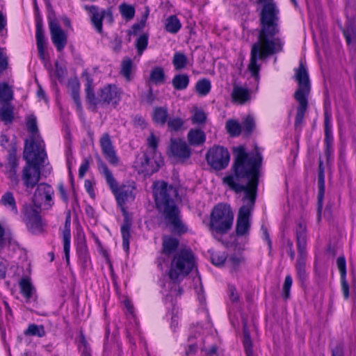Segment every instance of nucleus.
<instances>
[{
  "mask_svg": "<svg viewBox=\"0 0 356 356\" xmlns=\"http://www.w3.org/2000/svg\"><path fill=\"white\" fill-rule=\"evenodd\" d=\"M233 155V174L224 177L222 182L236 194L244 192L243 205L238 210L236 225V235L241 237L248 234L250 229V218L256 201L263 156L258 147L254 153L248 154L243 145L234 147Z\"/></svg>",
  "mask_w": 356,
  "mask_h": 356,
  "instance_id": "nucleus-1",
  "label": "nucleus"
},
{
  "mask_svg": "<svg viewBox=\"0 0 356 356\" xmlns=\"http://www.w3.org/2000/svg\"><path fill=\"white\" fill-rule=\"evenodd\" d=\"M263 3L259 13V30L257 40L252 45L248 70L257 80L260 65L258 60H266L270 56L283 51L284 42L277 35L280 33V10L273 0H257Z\"/></svg>",
  "mask_w": 356,
  "mask_h": 356,
  "instance_id": "nucleus-2",
  "label": "nucleus"
},
{
  "mask_svg": "<svg viewBox=\"0 0 356 356\" xmlns=\"http://www.w3.org/2000/svg\"><path fill=\"white\" fill-rule=\"evenodd\" d=\"M153 195L156 207L163 218L165 225L173 233H186L187 227L181 220L180 211L176 202L179 196L177 189L164 181H156L153 184Z\"/></svg>",
  "mask_w": 356,
  "mask_h": 356,
  "instance_id": "nucleus-3",
  "label": "nucleus"
},
{
  "mask_svg": "<svg viewBox=\"0 0 356 356\" xmlns=\"http://www.w3.org/2000/svg\"><path fill=\"white\" fill-rule=\"evenodd\" d=\"M97 168L100 173L104 177L107 184L108 185L112 193L116 199L118 206L124 216L123 223L121 225L120 232L122 238V247L124 251L128 252L129 250V239L131 237L130 229L131 227V220L129 217L128 212L125 208V204L128 202L134 201L135 195L134 193V188L131 186L122 185L118 186V183L114 178L111 171L108 169L106 164L103 161L102 158L96 156Z\"/></svg>",
  "mask_w": 356,
  "mask_h": 356,
  "instance_id": "nucleus-4",
  "label": "nucleus"
},
{
  "mask_svg": "<svg viewBox=\"0 0 356 356\" xmlns=\"http://www.w3.org/2000/svg\"><path fill=\"white\" fill-rule=\"evenodd\" d=\"M179 241L171 236H164L162 253L166 256L174 254L168 276L174 284H179L195 267V257L191 250L181 249L177 252Z\"/></svg>",
  "mask_w": 356,
  "mask_h": 356,
  "instance_id": "nucleus-5",
  "label": "nucleus"
},
{
  "mask_svg": "<svg viewBox=\"0 0 356 356\" xmlns=\"http://www.w3.org/2000/svg\"><path fill=\"white\" fill-rule=\"evenodd\" d=\"M23 158L26 161V165L22 170V180L27 189H33L40 181V168L47 158L44 140H38L30 144L26 143L24 148Z\"/></svg>",
  "mask_w": 356,
  "mask_h": 356,
  "instance_id": "nucleus-6",
  "label": "nucleus"
},
{
  "mask_svg": "<svg viewBox=\"0 0 356 356\" xmlns=\"http://www.w3.org/2000/svg\"><path fill=\"white\" fill-rule=\"evenodd\" d=\"M295 76L298 88L293 97L298 102V106L297 107L294 126L296 129H300L304 122L305 114L307 110L308 97L311 88L307 70L302 62L300 63L299 67L296 70Z\"/></svg>",
  "mask_w": 356,
  "mask_h": 356,
  "instance_id": "nucleus-7",
  "label": "nucleus"
},
{
  "mask_svg": "<svg viewBox=\"0 0 356 356\" xmlns=\"http://www.w3.org/2000/svg\"><path fill=\"white\" fill-rule=\"evenodd\" d=\"M234 221V213L230 205L218 203L212 209L209 222V229L212 236L220 241L219 236L227 234L231 229Z\"/></svg>",
  "mask_w": 356,
  "mask_h": 356,
  "instance_id": "nucleus-8",
  "label": "nucleus"
},
{
  "mask_svg": "<svg viewBox=\"0 0 356 356\" xmlns=\"http://www.w3.org/2000/svg\"><path fill=\"white\" fill-rule=\"evenodd\" d=\"M296 236L298 248V258L296 261L295 268L296 276L302 286L307 278L308 273L306 270V261L307 259V228L303 222H298L296 228Z\"/></svg>",
  "mask_w": 356,
  "mask_h": 356,
  "instance_id": "nucleus-9",
  "label": "nucleus"
},
{
  "mask_svg": "<svg viewBox=\"0 0 356 356\" xmlns=\"http://www.w3.org/2000/svg\"><path fill=\"white\" fill-rule=\"evenodd\" d=\"M206 159L212 168L221 170L228 165L230 156L226 148L222 146H214L208 150Z\"/></svg>",
  "mask_w": 356,
  "mask_h": 356,
  "instance_id": "nucleus-10",
  "label": "nucleus"
},
{
  "mask_svg": "<svg viewBox=\"0 0 356 356\" xmlns=\"http://www.w3.org/2000/svg\"><path fill=\"white\" fill-rule=\"evenodd\" d=\"M22 220L27 229L32 234H39L43 230L42 218L37 209L31 204L24 205L22 209Z\"/></svg>",
  "mask_w": 356,
  "mask_h": 356,
  "instance_id": "nucleus-11",
  "label": "nucleus"
},
{
  "mask_svg": "<svg viewBox=\"0 0 356 356\" xmlns=\"http://www.w3.org/2000/svg\"><path fill=\"white\" fill-rule=\"evenodd\" d=\"M134 167L139 174L150 176L159 170V164L154 159L152 152H144L137 156Z\"/></svg>",
  "mask_w": 356,
  "mask_h": 356,
  "instance_id": "nucleus-12",
  "label": "nucleus"
},
{
  "mask_svg": "<svg viewBox=\"0 0 356 356\" xmlns=\"http://www.w3.org/2000/svg\"><path fill=\"white\" fill-rule=\"evenodd\" d=\"M332 113L330 109L327 106L324 108V154L329 163L332 159L334 152L333 148V135H332Z\"/></svg>",
  "mask_w": 356,
  "mask_h": 356,
  "instance_id": "nucleus-13",
  "label": "nucleus"
},
{
  "mask_svg": "<svg viewBox=\"0 0 356 356\" xmlns=\"http://www.w3.org/2000/svg\"><path fill=\"white\" fill-rule=\"evenodd\" d=\"M85 9L89 12L91 24L99 33H102L103 31L102 20L104 18L111 23L113 21L111 8L100 9L97 6H86Z\"/></svg>",
  "mask_w": 356,
  "mask_h": 356,
  "instance_id": "nucleus-14",
  "label": "nucleus"
},
{
  "mask_svg": "<svg viewBox=\"0 0 356 356\" xmlns=\"http://www.w3.org/2000/svg\"><path fill=\"white\" fill-rule=\"evenodd\" d=\"M49 29L51 35V40L56 50L61 52L67 43V35L61 29L57 20L49 17Z\"/></svg>",
  "mask_w": 356,
  "mask_h": 356,
  "instance_id": "nucleus-15",
  "label": "nucleus"
},
{
  "mask_svg": "<svg viewBox=\"0 0 356 356\" xmlns=\"http://www.w3.org/2000/svg\"><path fill=\"white\" fill-rule=\"evenodd\" d=\"M54 193V190L50 185L46 183L38 184L33 197V202L35 206L38 208H40L42 203L44 202L49 207H51L53 204L52 195Z\"/></svg>",
  "mask_w": 356,
  "mask_h": 356,
  "instance_id": "nucleus-16",
  "label": "nucleus"
},
{
  "mask_svg": "<svg viewBox=\"0 0 356 356\" xmlns=\"http://www.w3.org/2000/svg\"><path fill=\"white\" fill-rule=\"evenodd\" d=\"M18 165V159L17 158L16 149L15 148H12L8 150L7 163L5 165L0 163V168L3 167L5 168L4 173L15 185H17L19 181L17 174Z\"/></svg>",
  "mask_w": 356,
  "mask_h": 356,
  "instance_id": "nucleus-17",
  "label": "nucleus"
},
{
  "mask_svg": "<svg viewBox=\"0 0 356 356\" xmlns=\"http://www.w3.org/2000/svg\"><path fill=\"white\" fill-rule=\"evenodd\" d=\"M99 145L103 155L109 163L113 165H118L119 159L108 133H104L102 135L99 139Z\"/></svg>",
  "mask_w": 356,
  "mask_h": 356,
  "instance_id": "nucleus-18",
  "label": "nucleus"
},
{
  "mask_svg": "<svg viewBox=\"0 0 356 356\" xmlns=\"http://www.w3.org/2000/svg\"><path fill=\"white\" fill-rule=\"evenodd\" d=\"M120 100V92L115 85L108 84L99 92V105L112 104L114 106Z\"/></svg>",
  "mask_w": 356,
  "mask_h": 356,
  "instance_id": "nucleus-19",
  "label": "nucleus"
},
{
  "mask_svg": "<svg viewBox=\"0 0 356 356\" xmlns=\"http://www.w3.org/2000/svg\"><path fill=\"white\" fill-rule=\"evenodd\" d=\"M170 149L175 157L182 161L189 159L191 155V148L181 139H171Z\"/></svg>",
  "mask_w": 356,
  "mask_h": 356,
  "instance_id": "nucleus-20",
  "label": "nucleus"
},
{
  "mask_svg": "<svg viewBox=\"0 0 356 356\" xmlns=\"http://www.w3.org/2000/svg\"><path fill=\"white\" fill-rule=\"evenodd\" d=\"M36 44L38 51V55L40 58L45 61V47H46V39L44 37V33L42 27V22L41 19H36Z\"/></svg>",
  "mask_w": 356,
  "mask_h": 356,
  "instance_id": "nucleus-21",
  "label": "nucleus"
},
{
  "mask_svg": "<svg viewBox=\"0 0 356 356\" xmlns=\"http://www.w3.org/2000/svg\"><path fill=\"white\" fill-rule=\"evenodd\" d=\"M70 225L71 217L69 212L66 216L64 229L63 231V251L67 264L70 263V250L71 241Z\"/></svg>",
  "mask_w": 356,
  "mask_h": 356,
  "instance_id": "nucleus-22",
  "label": "nucleus"
},
{
  "mask_svg": "<svg viewBox=\"0 0 356 356\" xmlns=\"http://www.w3.org/2000/svg\"><path fill=\"white\" fill-rule=\"evenodd\" d=\"M26 128L28 131L31 134L30 139H26L24 146L26 143H31L32 141H36L38 140H42L39 134V130L37 124V119L34 115H29L26 118Z\"/></svg>",
  "mask_w": 356,
  "mask_h": 356,
  "instance_id": "nucleus-23",
  "label": "nucleus"
},
{
  "mask_svg": "<svg viewBox=\"0 0 356 356\" xmlns=\"http://www.w3.org/2000/svg\"><path fill=\"white\" fill-rule=\"evenodd\" d=\"M82 76L86 78V92L87 100L90 104L94 106L99 105V94L97 95V97L95 96L92 86L93 79L86 70L82 73Z\"/></svg>",
  "mask_w": 356,
  "mask_h": 356,
  "instance_id": "nucleus-24",
  "label": "nucleus"
},
{
  "mask_svg": "<svg viewBox=\"0 0 356 356\" xmlns=\"http://www.w3.org/2000/svg\"><path fill=\"white\" fill-rule=\"evenodd\" d=\"M168 119V109L167 107L157 106L153 109L152 120L156 125L164 127Z\"/></svg>",
  "mask_w": 356,
  "mask_h": 356,
  "instance_id": "nucleus-25",
  "label": "nucleus"
},
{
  "mask_svg": "<svg viewBox=\"0 0 356 356\" xmlns=\"http://www.w3.org/2000/svg\"><path fill=\"white\" fill-rule=\"evenodd\" d=\"M187 138L191 145L200 146L204 143L206 135L200 129H192L188 131Z\"/></svg>",
  "mask_w": 356,
  "mask_h": 356,
  "instance_id": "nucleus-26",
  "label": "nucleus"
},
{
  "mask_svg": "<svg viewBox=\"0 0 356 356\" xmlns=\"http://www.w3.org/2000/svg\"><path fill=\"white\" fill-rule=\"evenodd\" d=\"M232 100L238 104H243L250 99L248 89L234 85L232 92Z\"/></svg>",
  "mask_w": 356,
  "mask_h": 356,
  "instance_id": "nucleus-27",
  "label": "nucleus"
},
{
  "mask_svg": "<svg viewBox=\"0 0 356 356\" xmlns=\"http://www.w3.org/2000/svg\"><path fill=\"white\" fill-rule=\"evenodd\" d=\"M0 204H1L4 207L8 209L14 215H17V207L13 193L10 191H7L6 193H5L1 196V198L0 200Z\"/></svg>",
  "mask_w": 356,
  "mask_h": 356,
  "instance_id": "nucleus-28",
  "label": "nucleus"
},
{
  "mask_svg": "<svg viewBox=\"0 0 356 356\" xmlns=\"http://www.w3.org/2000/svg\"><path fill=\"white\" fill-rule=\"evenodd\" d=\"M318 207L317 211L318 216H321V213L323 207V202L325 194V174L324 172H318Z\"/></svg>",
  "mask_w": 356,
  "mask_h": 356,
  "instance_id": "nucleus-29",
  "label": "nucleus"
},
{
  "mask_svg": "<svg viewBox=\"0 0 356 356\" xmlns=\"http://www.w3.org/2000/svg\"><path fill=\"white\" fill-rule=\"evenodd\" d=\"M0 118L5 124H11L14 120V106L12 104H1Z\"/></svg>",
  "mask_w": 356,
  "mask_h": 356,
  "instance_id": "nucleus-30",
  "label": "nucleus"
},
{
  "mask_svg": "<svg viewBox=\"0 0 356 356\" xmlns=\"http://www.w3.org/2000/svg\"><path fill=\"white\" fill-rule=\"evenodd\" d=\"M149 81L155 84H163L165 81V74L164 70L161 66L152 68L149 73Z\"/></svg>",
  "mask_w": 356,
  "mask_h": 356,
  "instance_id": "nucleus-31",
  "label": "nucleus"
},
{
  "mask_svg": "<svg viewBox=\"0 0 356 356\" xmlns=\"http://www.w3.org/2000/svg\"><path fill=\"white\" fill-rule=\"evenodd\" d=\"M189 82V76L186 74H176L172 79V85L177 90H184L186 89Z\"/></svg>",
  "mask_w": 356,
  "mask_h": 356,
  "instance_id": "nucleus-32",
  "label": "nucleus"
},
{
  "mask_svg": "<svg viewBox=\"0 0 356 356\" xmlns=\"http://www.w3.org/2000/svg\"><path fill=\"white\" fill-rule=\"evenodd\" d=\"M13 99L12 88L6 82L0 83V103L11 104Z\"/></svg>",
  "mask_w": 356,
  "mask_h": 356,
  "instance_id": "nucleus-33",
  "label": "nucleus"
},
{
  "mask_svg": "<svg viewBox=\"0 0 356 356\" xmlns=\"http://www.w3.org/2000/svg\"><path fill=\"white\" fill-rule=\"evenodd\" d=\"M24 334L26 337H38L41 338L46 335V332L44 325L31 323L24 331Z\"/></svg>",
  "mask_w": 356,
  "mask_h": 356,
  "instance_id": "nucleus-34",
  "label": "nucleus"
},
{
  "mask_svg": "<svg viewBox=\"0 0 356 356\" xmlns=\"http://www.w3.org/2000/svg\"><path fill=\"white\" fill-rule=\"evenodd\" d=\"M76 344L81 356H92L91 348L82 332H80Z\"/></svg>",
  "mask_w": 356,
  "mask_h": 356,
  "instance_id": "nucleus-35",
  "label": "nucleus"
},
{
  "mask_svg": "<svg viewBox=\"0 0 356 356\" xmlns=\"http://www.w3.org/2000/svg\"><path fill=\"white\" fill-rule=\"evenodd\" d=\"M149 8L148 6H145V11L142 14L140 22L132 25L131 31H130L129 33V35H136L140 31H142L145 28L147 19L149 15Z\"/></svg>",
  "mask_w": 356,
  "mask_h": 356,
  "instance_id": "nucleus-36",
  "label": "nucleus"
},
{
  "mask_svg": "<svg viewBox=\"0 0 356 356\" xmlns=\"http://www.w3.org/2000/svg\"><path fill=\"white\" fill-rule=\"evenodd\" d=\"M133 66L134 63L130 58L126 57L122 60L120 73L127 81L131 80V70Z\"/></svg>",
  "mask_w": 356,
  "mask_h": 356,
  "instance_id": "nucleus-37",
  "label": "nucleus"
},
{
  "mask_svg": "<svg viewBox=\"0 0 356 356\" xmlns=\"http://www.w3.org/2000/svg\"><path fill=\"white\" fill-rule=\"evenodd\" d=\"M181 24L176 15H170L166 19L165 29L167 32L177 33L181 29Z\"/></svg>",
  "mask_w": 356,
  "mask_h": 356,
  "instance_id": "nucleus-38",
  "label": "nucleus"
},
{
  "mask_svg": "<svg viewBox=\"0 0 356 356\" xmlns=\"http://www.w3.org/2000/svg\"><path fill=\"white\" fill-rule=\"evenodd\" d=\"M197 336L195 334L190 335L188 337V344L185 348V355L186 356H195L199 348V345L197 341Z\"/></svg>",
  "mask_w": 356,
  "mask_h": 356,
  "instance_id": "nucleus-39",
  "label": "nucleus"
},
{
  "mask_svg": "<svg viewBox=\"0 0 356 356\" xmlns=\"http://www.w3.org/2000/svg\"><path fill=\"white\" fill-rule=\"evenodd\" d=\"M211 82L207 79H202L197 81L195 84V90L201 96H206L211 90Z\"/></svg>",
  "mask_w": 356,
  "mask_h": 356,
  "instance_id": "nucleus-40",
  "label": "nucleus"
},
{
  "mask_svg": "<svg viewBox=\"0 0 356 356\" xmlns=\"http://www.w3.org/2000/svg\"><path fill=\"white\" fill-rule=\"evenodd\" d=\"M255 127V120L254 117L251 115H247L241 124L242 131L246 136H248L252 134Z\"/></svg>",
  "mask_w": 356,
  "mask_h": 356,
  "instance_id": "nucleus-41",
  "label": "nucleus"
},
{
  "mask_svg": "<svg viewBox=\"0 0 356 356\" xmlns=\"http://www.w3.org/2000/svg\"><path fill=\"white\" fill-rule=\"evenodd\" d=\"M19 287L21 293L26 298V300H30L32 297V294L34 288L30 280L27 278H23L19 282Z\"/></svg>",
  "mask_w": 356,
  "mask_h": 356,
  "instance_id": "nucleus-42",
  "label": "nucleus"
},
{
  "mask_svg": "<svg viewBox=\"0 0 356 356\" xmlns=\"http://www.w3.org/2000/svg\"><path fill=\"white\" fill-rule=\"evenodd\" d=\"M225 128L227 133L232 137L238 136L242 131L241 124L232 119L226 122Z\"/></svg>",
  "mask_w": 356,
  "mask_h": 356,
  "instance_id": "nucleus-43",
  "label": "nucleus"
},
{
  "mask_svg": "<svg viewBox=\"0 0 356 356\" xmlns=\"http://www.w3.org/2000/svg\"><path fill=\"white\" fill-rule=\"evenodd\" d=\"M243 347L246 356H256L252 350V343L250 334L246 326L243 327Z\"/></svg>",
  "mask_w": 356,
  "mask_h": 356,
  "instance_id": "nucleus-44",
  "label": "nucleus"
},
{
  "mask_svg": "<svg viewBox=\"0 0 356 356\" xmlns=\"http://www.w3.org/2000/svg\"><path fill=\"white\" fill-rule=\"evenodd\" d=\"M119 10L126 21L131 20L135 16V8L132 5L126 3H121L119 6Z\"/></svg>",
  "mask_w": 356,
  "mask_h": 356,
  "instance_id": "nucleus-45",
  "label": "nucleus"
},
{
  "mask_svg": "<svg viewBox=\"0 0 356 356\" xmlns=\"http://www.w3.org/2000/svg\"><path fill=\"white\" fill-rule=\"evenodd\" d=\"M188 63V58L186 55L181 52H175L172 59V64L177 70L186 67Z\"/></svg>",
  "mask_w": 356,
  "mask_h": 356,
  "instance_id": "nucleus-46",
  "label": "nucleus"
},
{
  "mask_svg": "<svg viewBox=\"0 0 356 356\" xmlns=\"http://www.w3.org/2000/svg\"><path fill=\"white\" fill-rule=\"evenodd\" d=\"M71 96L73 98L77 109H81V102L80 99L79 90L80 84L78 81H74L70 83Z\"/></svg>",
  "mask_w": 356,
  "mask_h": 356,
  "instance_id": "nucleus-47",
  "label": "nucleus"
},
{
  "mask_svg": "<svg viewBox=\"0 0 356 356\" xmlns=\"http://www.w3.org/2000/svg\"><path fill=\"white\" fill-rule=\"evenodd\" d=\"M149 35L147 33H143L136 39L135 46L138 55H141L147 49Z\"/></svg>",
  "mask_w": 356,
  "mask_h": 356,
  "instance_id": "nucleus-48",
  "label": "nucleus"
},
{
  "mask_svg": "<svg viewBox=\"0 0 356 356\" xmlns=\"http://www.w3.org/2000/svg\"><path fill=\"white\" fill-rule=\"evenodd\" d=\"M184 122L179 117H174L168 119L167 125L170 131H179L184 126Z\"/></svg>",
  "mask_w": 356,
  "mask_h": 356,
  "instance_id": "nucleus-49",
  "label": "nucleus"
},
{
  "mask_svg": "<svg viewBox=\"0 0 356 356\" xmlns=\"http://www.w3.org/2000/svg\"><path fill=\"white\" fill-rule=\"evenodd\" d=\"M207 121V114L202 109L196 108L191 116L193 124H203Z\"/></svg>",
  "mask_w": 356,
  "mask_h": 356,
  "instance_id": "nucleus-50",
  "label": "nucleus"
},
{
  "mask_svg": "<svg viewBox=\"0 0 356 356\" xmlns=\"http://www.w3.org/2000/svg\"><path fill=\"white\" fill-rule=\"evenodd\" d=\"M292 282H293V280H292L291 276L290 275H287L285 277V280H284V282L283 288H282L283 298L284 299H288L289 298L290 289L291 287Z\"/></svg>",
  "mask_w": 356,
  "mask_h": 356,
  "instance_id": "nucleus-51",
  "label": "nucleus"
},
{
  "mask_svg": "<svg viewBox=\"0 0 356 356\" xmlns=\"http://www.w3.org/2000/svg\"><path fill=\"white\" fill-rule=\"evenodd\" d=\"M241 262V258L238 257L237 256H231L227 259V265L232 271H236L238 269Z\"/></svg>",
  "mask_w": 356,
  "mask_h": 356,
  "instance_id": "nucleus-52",
  "label": "nucleus"
},
{
  "mask_svg": "<svg viewBox=\"0 0 356 356\" xmlns=\"http://www.w3.org/2000/svg\"><path fill=\"white\" fill-rule=\"evenodd\" d=\"M332 356H343L344 346L342 342H336L331 347Z\"/></svg>",
  "mask_w": 356,
  "mask_h": 356,
  "instance_id": "nucleus-53",
  "label": "nucleus"
},
{
  "mask_svg": "<svg viewBox=\"0 0 356 356\" xmlns=\"http://www.w3.org/2000/svg\"><path fill=\"white\" fill-rule=\"evenodd\" d=\"M337 265L340 273V277H346V263L345 257H338L337 259Z\"/></svg>",
  "mask_w": 356,
  "mask_h": 356,
  "instance_id": "nucleus-54",
  "label": "nucleus"
},
{
  "mask_svg": "<svg viewBox=\"0 0 356 356\" xmlns=\"http://www.w3.org/2000/svg\"><path fill=\"white\" fill-rule=\"evenodd\" d=\"M211 262L213 265L216 266H222L225 261L227 262V257L225 254H214L211 255Z\"/></svg>",
  "mask_w": 356,
  "mask_h": 356,
  "instance_id": "nucleus-55",
  "label": "nucleus"
},
{
  "mask_svg": "<svg viewBox=\"0 0 356 356\" xmlns=\"http://www.w3.org/2000/svg\"><path fill=\"white\" fill-rule=\"evenodd\" d=\"M205 339H202V346L200 349L202 352H205L207 356H213L217 353L218 347L216 345H212L210 348H207L205 346Z\"/></svg>",
  "mask_w": 356,
  "mask_h": 356,
  "instance_id": "nucleus-56",
  "label": "nucleus"
},
{
  "mask_svg": "<svg viewBox=\"0 0 356 356\" xmlns=\"http://www.w3.org/2000/svg\"><path fill=\"white\" fill-rule=\"evenodd\" d=\"M77 252L80 259L83 263H86L88 259V254L86 244L83 243L80 246H79Z\"/></svg>",
  "mask_w": 356,
  "mask_h": 356,
  "instance_id": "nucleus-57",
  "label": "nucleus"
},
{
  "mask_svg": "<svg viewBox=\"0 0 356 356\" xmlns=\"http://www.w3.org/2000/svg\"><path fill=\"white\" fill-rule=\"evenodd\" d=\"M8 64V57L3 52V49L0 48V73H2L7 69Z\"/></svg>",
  "mask_w": 356,
  "mask_h": 356,
  "instance_id": "nucleus-58",
  "label": "nucleus"
},
{
  "mask_svg": "<svg viewBox=\"0 0 356 356\" xmlns=\"http://www.w3.org/2000/svg\"><path fill=\"white\" fill-rule=\"evenodd\" d=\"M89 165H90V158H85L79 169V177L80 178H83L85 176L86 172L89 169Z\"/></svg>",
  "mask_w": 356,
  "mask_h": 356,
  "instance_id": "nucleus-59",
  "label": "nucleus"
},
{
  "mask_svg": "<svg viewBox=\"0 0 356 356\" xmlns=\"http://www.w3.org/2000/svg\"><path fill=\"white\" fill-rule=\"evenodd\" d=\"M341 279V290L346 300L349 298V285L346 280V277H340Z\"/></svg>",
  "mask_w": 356,
  "mask_h": 356,
  "instance_id": "nucleus-60",
  "label": "nucleus"
},
{
  "mask_svg": "<svg viewBox=\"0 0 356 356\" xmlns=\"http://www.w3.org/2000/svg\"><path fill=\"white\" fill-rule=\"evenodd\" d=\"M58 189L59 194H60L62 200H63V202H65V203H67L68 197H67V193L65 190L64 185L63 183H60L58 184Z\"/></svg>",
  "mask_w": 356,
  "mask_h": 356,
  "instance_id": "nucleus-61",
  "label": "nucleus"
},
{
  "mask_svg": "<svg viewBox=\"0 0 356 356\" xmlns=\"http://www.w3.org/2000/svg\"><path fill=\"white\" fill-rule=\"evenodd\" d=\"M147 143L149 147H151L153 150H155L157 147V138L156 136L151 134L149 137L147 138Z\"/></svg>",
  "mask_w": 356,
  "mask_h": 356,
  "instance_id": "nucleus-62",
  "label": "nucleus"
},
{
  "mask_svg": "<svg viewBox=\"0 0 356 356\" xmlns=\"http://www.w3.org/2000/svg\"><path fill=\"white\" fill-rule=\"evenodd\" d=\"M7 269V262L6 260L0 259V278H4L6 277Z\"/></svg>",
  "mask_w": 356,
  "mask_h": 356,
  "instance_id": "nucleus-63",
  "label": "nucleus"
},
{
  "mask_svg": "<svg viewBox=\"0 0 356 356\" xmlns=\"http://www.w3.org/2000/svg\"><path fill=\"white\" fill-rule=\"evenodd\" d=\"M229 297L232 302H236L238 300V296L236 293V289L233 286H229Z\"/></svg>",
  "mask_w": 356,
  "mask_h": 356,
  "instance_id": "nucleus-64",
  "label": "nucleus"
}]
</instances>
